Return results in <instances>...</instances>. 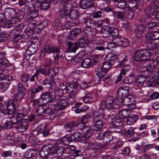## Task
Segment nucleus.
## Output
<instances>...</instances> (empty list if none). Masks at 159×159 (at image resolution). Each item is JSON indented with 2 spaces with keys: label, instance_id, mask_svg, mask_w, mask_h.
Listing matches in <instances>:
<instances>
[{
  "label": "nucleus",
  "instance_id": "nucleus-61",
  "mask_svg": "<svg viewBox=\"0 0 159 159\" xmlns=\"http://www.w3.org/2000/svg\"><path fill=\"white\" fill-rule=\"evenodd\" d=\"M21 80L23 82H26L29 80V75L26 73H24L21 75Z\"/></svg>",
  "mask_w": 159,
  "mask_h": 159
},
{
  "label": "nucleus",
  "instance_id": "nucleus-8",
  "mask_svg": "<svg viewBox=\"0 0 159 159\" xmlns=\"http://www.w3.org/2000/svg\"><path fill=\"white\" fill-rule=\"evenodd\" d=\"M129 87H125V88L121 87L119 89L117 92V101L120 102L124 97L127 96L129 94Z\"/></svg>",
  "mask_w": 159,
  "mask_h": 159
},
{
  "label": "nucleus",
  "instance_id": "nucleus-6",
  "mask_svg": "<svg viewBox=\"0 0 159 159\" xmlns=\"http://www.w3.org/2000/svg\"><path fill=\"white\" fill-rule=\"evenodd\" d=\"M124 105L128 106L130 109H133L135 107L134 98L133 96L127 95L125 96L120 102Z\"/></svg>",
  "mask_w": 159,
  "mask_h": 159
},
{
  "label": "nucleus",
  "instance_id": "nucleus-22",
  "mask_svg": "<svg viewBox=\"0 0 159 159\" xmlns=\"http://www.w3.org/2000/svg\"><path fill=\"white\" fill-rule=\"evenodd\" d=\"M102 137L104 141L106 143L110 142L113 138L111 133L109 131L104 132L102 135Z\"/></svg>",
  "mask_w": 159,
  "mask_h": 159
},
{
  "label": "nucleus",
  "instance_id": "nucleus-37",
  "mask_svg": "<svg viewBox=\"0 0 159 159\" xmlns=\"http://www.w3.org/2000/svg\"><path fill=\"white\" fill-rule=\"evenodd\" d=\"M44 104H41L38 107L36 111L37 115L39 116H41L45 113V106Z\"/></svg>",
  "mask_w": 159,
  "mask_h": 159
},
{
  "label": "nucleus",
  "instance_id": "nucleus-7",
  "mask_svg": "<svg viewBox=\"0 0 159 159\" xmlns=\"http://www.w3.org/2000/svg\"><path fill=\"white\" fill-rule=\"evenodd\" d=\"M29 122L27 119H23L15 125V128L20 132L25 131L28 128Z\"/></svg>",
  "mask_w": 159,
  "mask_h": 159
},
{
  "label": "nucleus",
  "instance_id": "nucleus-12",
  "mask_svg": "<svg viewBox=\"0 0 159 159\" xmlns=\"http://www.w3.org/2000/svg\"><path fill=\"white\" fill-rule=\"evenodd\" d=\"M65 44L68 46L67 52H75L80 47L77 43H72L71 41H67L65 42Z\"/></svg>",
  "mask_w": 159,
  "mask_h": 159
},
{
  "label": "nucleus",
  "instance_id": "nucleus-31",
  "mask_svg": "<svg viewBox=\"0 0 159 159\" xmlns=\"http://www.w3.org/2000/svg\"><path fill=\"white\" fill-rule=\"evenodd\" d=\"M95 70L97 72V75L100 78H102L104 76L107 72L102 69L101 66H98L95 69Z\"/></svg>",
  "mask_w": 159,
  "mask_h": 159
},
{
  "label": "nucleus",
  "instance_id": "nucleus-2",
  "mask_svg": "<svg viewBox=\"0 0 159 159\" xmlns=\"http://www.w3.org/2000/svg\"><path fill=\"white\" fill-rule=\"evenodd\" d=\"M151 53L150 50L146 49L137 51L134 54V58L136 61H147L150 58Z\"/></svg>",
  "mask_w": 159,
  "mask_h": 159
},
{
  "label": "nucleus",
  "instance_id": "nucleus-63",
  "mask_svg": "<svg viewBox=\"0 0 159 159\" xmlns=\"http://www.w3.org/2000/svg\"><path fill=\"white\" fill-rule=\"evenodd\" d=\"M90 117V115L89 114H86L84 115L82 118L81 119V121L85 123H87Z\"/></svg>",
  "mask_w": 159,
  "mask_h": 159
},
{
  "label": "nucleus",
  "instance_id": "nucleus-55",
  "mask_svg": "<svg viewBox=\"0 0 159 159\" xmlns=\"http://www.w3.org/2000/svg\"><path fill=\"white\" fill-rule=\"evenodd\" d=\"M50 3L45 1H43L40 5V8L43 10H45L49 7Z\"/></svg>",
  "mask_w": 159,
  "mask_h": 159
},
{
  "label": "nucleus",
  "instance_id": "nucleus-3",
  "mask_svg": "<svg viewBox=\"0 0 159 159\" xmlns=\"http://www.w3.org/2000/svg\"><path fill=\"white\" fill-rule=\"evenodd\" d=\"M146 3L147 6L144 10V13L148 17H150L153 16L155 12L156 9L154 7L155 3L152 0L147 1Z\"/></svg>",
  "mask_w": 159,
  "mask_h": 159
},
{
  "label": "nucleus",
  "instance_id": "nucleus-36",
  "mask_svg": "<svg viewBox=\"0 0 159 159\" xmlns=\"http://www.w3.org/2000/svg\"><path fill=\"white\" fill-rule=\"evenodd\" d=\"M5 53L2 52L0 53V66H2L5 65L6 62L8 61L7 59L6 58Z\"/></svg>",
  "mask_w": 159,
  "mask_h": 159
},
{
  "label": "nucleus",
  "instance_id": "nucleus-40",
  "mask_svg": "<svg viewBox=\"0 0 159 159\" xmlns=\"http://www.w3.org/2000/svg\"><path fill=\"white\" fill-rule=\"evenodd\" d=\"M76 122H71L65 125L66 131L70 132L75 128L76 125Z\"/></svg>",
  "mask_w": 159,
  "mask_h": 159
},
{
  "label": "nucleus",
  "instance_id": "nucleus-32",
  "mask_svg": "<svg viewBox=\"0 0 159 159\" xmlns=\"http://www.w3.org/2000/svg\"><path fill=\"white\" fill-rule=\"evenodd\" d=\"M81 136L80 133L76 132H74L72 134L70 137V139L71 142H76L79 139Z\"/></svg>",
  "mask_w": 159,
  "mask_h": 159
},
{
  "label": "nucleus",
  "instance_id": "nucleus-26",
  "mask_svg": "<svg viewBox=\"0 0 159 159\" xmlns=\"http://www.w3.org/2000/svg\"><path fill=\"white\" fill-rule=\"evenodd\" d=\"M111 29L108 26H104L102 27L101 30V33L104 37H106L110 34Z\"/></svg>",
  "mask_w": 159,
  "mask_h": 159
},
{
  "label": "nucleus",
  "instance_id": "nucleus-59",
  "mask_svg": "<svg viewBox=\"0 0 159 159\" xmlns=\"http://www.w3.org/2000/svg\"><path fill=\"white\" fill-rule=\"evenodd\" d=\"M6 139L9 144H12L14 142V136L12 135H7L6 138Z\"/></svg>",
  "mask_w": 159,
  "mask_h": 159
},
{
  "label": "nucleus",
  "instance_id": "nucleus-20",
  "mask_svg": "<svg viewBox=\"0 0 159 159\" xmlns=\"http://www.w3.org/2000/svg\"><path fill=\"white\" fill-rule=\"evenodd\" d=\"M82 21L87 26L93 27L96 24V22L88 16L84 17L82 19Z\"/></svg>",
  "mask_w": 159,
  "mask_h": 159
},
{
  "label": "nucleus",
  "instance_id": "nucleus-38",
  "mask_svg": "<svg viewBox=\"0 0 159 159\" xmlns=\"http://www.w3.org/2000/svg\"><path fill=\"white\" fill-rule=\"evenodd\" d=\"M57 99H53L50 100L47 103H48V106L51 107H54L53 109L57 110L58 108Z\"/></svg>",
  "mask_w": 159,
  "mask_h": 159
},
{
  "label": "nucleus",
  "instance_id": "nucleus-53",
  "mask_svg": "<svg viewBox=\"0 0 159 159\" xmlns=\"http://www.w3.org/2000/svg\"><path fill=\"white\" fill-rule=\"evenodd\" d=\"M53 148V146L52 144H50L45 146L43 148L49 154L51 152Z\"/></svg>",
  "mask_w": 159,
  "mask_h": 159
},
{
  "label": "nucleus",
  "instance_id": "nucleus-50",
  "mask_svg": "<svg viewBox=\"0 0 159 159\" xmlns=\"http://www.w3.org/2000/svg\"><path fill=\"white\" fill-rule=\"evenodd\" d=\"M111 64L110 62H105L103 63L102 67V68L106 71H107L111 67Z\"/></svg>",
  "mask_w": 159,
  "mask_h": 159
},
{
  "label": "nucleus",
  "instance_id": "nucleus-21",
  "mask_svg": "<svg viewBox=\"0 0 159 159\" xmlns=\"http://www.w3.org/2000/svg\"><path fill=\"white\" fill-rule=\"evenodd\" d=\"M25 95V94L18 92L14 94L12 100L15 102H18V104L19 103L21 102Z\"/></svg>",
  "mask_w": 159,
  "mask_h": 159
},
{
  "label": "nucleus",
  "instance_id": "nucleus-64",
  "mask_svg": "<svg viewBox=\"0 0 159 159\" xmlns=\"http://www.w3.org/2000/svg\"><path fill=\"white\" fill-rule=\"evenodd\" d=\"M4 25L5 28H9L13 26V24L10 20L7 19L4 22Z\"/></svg>",
  "mask_w": 159,
  "mask_h": 159
},
{
  "label": "nucleus",
  "instance_id": "nucleus-48",
  "mask_svg": "<svg viewBox=\"0 0 159 159\" xmlns=\"http://www.w3.org/2000/svg\"><path fill=\"white\" fill-rule=\"evenodd\" d=\"M63 142V145H67L69 144V143L71 142L69 136L66 135L63 137L62 139Z\"/></svg>",
  "mask_w": 159,
  "mask_h": 159
},
{
  "label": "nucleus",
  "instance_id": "nucleus-43",
  "mask_svg": "<svg viewBox=\"0 0 159 159\" xmlns=\"http://www.w3.org/2000/svg\"><path fill=\"white\" fill-rule=\"evenodd\" d=\"M28 50L30 51L31 54H34L38 50L37 46L35 44H33L28 47Z\"/></svg>",
  "mask_w": 159,
  "mask_h": 159
},
{
  "label": "nucleus",
  "instance_id": "nucleus-51",
  "mask_svg": "<svg viewBox=\"0 0 159 159\" xmlns=\"http://www.w3.org/2000/svg\"><path fill=\"white\" fill-rule=\"evenodd\" d=\"M10 124L11 125H16V124L20 122L19 121L17 118L16 116V115L13 116L11 117H10Z\"/></svg>",
  "mask_w": 159,
  "mask_h": 159
},
{
  "label": "nucleus",
  "instance_id": "nucleus-58",
  "mask_svg": "<svg viewBox=\"0 0 159 159\" xmlns=\"http://www.w3.org/2000/svg\"><path fill=\"white\" fill-rule=\"evenodd\" d=\"M112 125L114 126H116L118 128L121 127L122 126V123L120 120L116 119L115 121L113 122Z\"/></svg>",
  "mask_w": 159,
  "mask_h": 159
},
{
  "label": "nucleus",
  "instance_id": "nucleus-9",
  "mask_svg": "<svg viewBox=\"0 0 159 159\" xmlns=\"http://www.w3.org/2000/svg\"><path fill=\"white\" fill-rule=\"evenodd\" d=\"M113 43L116 46L127 47L129 45L128 39L122 37H117L114 39Z\"/></svg>",
  "mask_w": 159,
  "mask_h": 159
},
{
  "label": "nucleus",
  "instance_id": "nucleus-42",
  "mask_svg": "<svg viewBox=\"0 0 159 159\" xmlns=\"http://www.w3.org/2000/svg\"><path fill=\"white\" fill-rule=\"evenodd\" d=\"M91 63V61L89 58H86L84 59L82 62L81 65L84 67H87L89 66Z\"/></svg>",
  "mask_w": 159,
  "mask_h": 159
},
{
  "label": "nucleus",
  "instance_id": "nucleus-23",
  "mask_svg": "<svg viewBox=\"0 0 159 159\" xmlns=\"http://www.w3.org/2000/svg\"><path fill=\"white\" fill-rule=\"evenodd\" d=\"M88 38L84 35L81 36L79 39V43H78L80 47L83 48L85 47L88 43Z\"/></svg>",
  "mask_w": 159,
  "mask_h": 159
},
{
  "label": "nucleus",
  "instance_id": "nucleus-57",
  "mask_svg": "<svg viewBox=\"0 0 159 159\" xmlns=\"http://www.w3.org/2000/svg\"><path fill=\"white\" fill-rule=\"evenodd\" d=\"M119 34V30L118 29L116 28H115L112 30L111 29V31H110V34H111V36H113L114 39L115 38L117 37Z\"/></svg>",
  "mask_w": 159,
  "mask_h": 159
},
{
  "label": "nucleus",
  "instance_id": "nucleus-11",
  "mask_svg": "<svg viewBox=\"0 0 159 159\" xmlns=\"http://www.w3.org/2000/svg\"><path fill=\"white\" fill-rule=\"evenodd\" d=\"M146 67L150 71H153L155 73H157L158 69L157 67L156 61L154 59L148 60L145 62Z\"/></svg>",
  "mask_w": 159,
  "mask_h": 159
},
{
  "label": "nucleus",
  "instance_id": "nucleus-29",
  "mask_svg": "<svg viewBox=\"0 0 159 159\" xmlns=\"http://www.w3.org/2000/svg\"><path fill=\"white\" fill-rule=\"evenodd\" d=\"M68 16L70 19L74 20L78 18L79 16V15L77 11L72 10L69 12Z\"/></svg>",
  "mask_w": 159,
  "mask_h": 159
},
{
  "label": "nucleus",
  "instance_id": "nucleus-52",
  "mask_svg": "<svg viewBox=\"0 0 159 159\" xmlns=\"http://www.w3.org/2000/svg\"><path fill=\"white\" fill-rule=\"evenodd\" d=\"M81 32L79 28H75L70 32V35L72 37H74L78 35Z\"/></svg>",
  "mask_w": 159,
  "mask_h": 159
},
{
  "label": "nucleus",
  "instance_id": "nucleus-49",
  "mask_svg": "<svg viewBox=\"0 0 159 159\" xmlns=\"http://www.w3.org/2000/svg\"><path fill=\"white\" fill-rule=\"evenodd\" d=\"M126 3L125 0H120L118 2L117 6L120 9H124L126 7Z\"/></svg>",
  "mask_w": 159,
  "mask_h": 159
},
{
  "label": "nucleus",
  "instance_id": "nucleus-4",
  "mask_svg": "<svg viewBox=\"0 0 159 159\" xmlns=\"http://www.w3.org/2000/svg\"><path fill=\"white\" fill-rule=\"evenodd\" d=\"M14 101L12 99L10 100L7 105V110L3 109L1 110V112L6 115H13L14 112L16 110L15 105Z\"/></svg>",
  "mask_w": 159,
  "mask_h": 159
},
{
  "label": "nucleus",
  "instance_id": "nucleus-56",
  "mask_svg": "<svg viewBox=\"0 0 159 159\" xmlns=\"http://www.w3.org/2000/svg\"><path fill=\"white\" fill-rule=\"evenodd\" d=\"M67 6V5L66 3L62 2H61L59 4L58 8L60 11L63 10H68V9Z\"/></svg>",
  "mask_w": 159,
  "mask_h": 159
},
{
  "label": "nucleus",
  "instance_id": "nucleus-10",
  "mask_svg": "<svg viewBox=\"0 0 159 159\" xmlns=\"http://www.w3.org/2000/svg\"><path fill=\"white\" fill-rule=\"evenodd\" d=\"M25 21L28 24V26L29 28V30H25V34L28 36L31 35V34H30V31L32 32V30L34 29L35 25L37 23V21L34 19L30 18V19H27L26 17L25 18Z\"/></svg>",
  "mask_w": 159,
  "mask_h": 159
},
{
  "label": "nucleus",
  "instance_id": "nucleus-25",
  "mask_svg": "<svg viewBox=\"0 0 159 159\" xmlns=\"http://www.w3.org/2000/svg\"><path fill=\"white\" fill-rule=\"evenodd\" d=\"M68 104V102L67 100L65 99H62L60 101L59 104H58V108L56 109L63 110L67 107Z\"/></svg>",
  "mask_w": 159,
  "mask_h": 159
},
{
  "label": "nucleus",
  "instance_id": "nucleus-1",
  "mask_svg": "<svg viewBox=\"0 0 159 159\" xmlns=\"http://www.w3.org/2000/svg\"><path fill=\"white\" fill-rule=\"evenodd\" d=\"M65 88H66V92L67 93L66 97V99L70 103H71L75 101V96L77 93V85L75 83H68Z\"/></svg>",
  "mask_w": 159,
  "mask_h": 159
},
{
  "label": "nucleus",
  "instance_id": "nucleus-44",
  "mask_svg": "<svg viewBox=\"0 0 159 159\" xmlns=\"http://www.w3.org/2000/svg\"><path fill=\"white\" fill-rule=\"evenodd\" d=\"M117 57V56L111 52L108 53L106 56L105 59L107 61H112Z\"/></svg>",
  "mask_w": 159,
  "mask_h": 159
},
{
  "label": "nucleus",
  "instance_id": "nucleus-46",
  "mask_svg": "<svg viewBox=\"0 0 159 159\" xmlns=\"http://www.w3.org/2000/svg\"><path fill=\"white\" fill-rule=\"evenodd\" d=\"M150 70H148V69L146 67L145 69L139 70V72L141 74V75L145 76V77L147 78V76L151 72Z\"/></svg>",
  "mask_w": 159,
  "mask_h": 159
},
{
  "label": "nucleus",
  "instance_id": "nucleus-30",
  "mask_svg": "<svg viewBox=\"0 0 159 159\" xmlns=\"http://www.w3.org/2000/svg\"><path fill=\"white\" fill-rule=\"evenodd\" d=\"M93 121L94 122H104V115L103 114L99 113L98 114L96 115L93 119Z\"/></svg>",
  "mask_w": 159,
  "mask_h": 159
},
{
  "label": "nucleus",
  "instance_id": "nucleus-27",
  "mask_svg": "<svg viewBox=\"0 0 159 159\" xmlns=\"http://www.w3.org/2000/svg\"><path fill=\"white\" fill-rule=\"evenodd\" d=\"M148 37L150 39L156 40L159 39V31L151 32L148 34Z\"/></svg>",
  "mask_w": 159,
  "mask_h": 159
},
{
  "label": "nucleus",
  "instance_id": "nucleus-33",
  "mask_svg": "<svg viewBox=\"0 0 159 159\" xmlns=\"http://www.w3.org/2000/svg\"><path fill=\"white\" fill-rule=\"evenodd\" d=\"M93 129H91V126L89 125L87 126L84 129V131H86V132L84 135L86 136V137L89 138L93 134Z\"/></svg>",
  "mask_w": 159,
  "mask_h": 159
},
{
  "label": "nucleus",
  "instance_id": "nucleus-5",
  "mask_svg": "<svg viewBox=\"0 0 159 159\" xmlns=\"http://www.w3.org/2000/svg\"><path fill=\"white\" fill-rule=\"evenodd\" d=\"M104 103L107 109H117L119 107L118 104L115 102L113 96L108 97L105 100Z\"/></svg>",
  "mask_w": 159,
  "mask_h": 159
},
{
  "label": "nucleus",
  "instance_id": "nucleus-18",
  "mask_svg": "<svg viewBox=\"0 0 159 159\" xmlns=\"http://www.w3.org/2000/svg\"><path fill=\"white\" fill-rule=\"evenodd\" d=\"M60 49L58 47H54L52 45L47 46L44 50L45 53L47 54L51 53H59Z\"/></svg>",
  "mask_w": 159,
  "mask_h": 159
},
{
  "label": "nucleus",
  "instance_id": "nucleus-62",
  "mask_svg": "<svg viewBox=\"0 0 159 159\" xmlns=\"http://www.w3.org/2000/svg\"><path fill=\"white\" fill-rule=\"evenodd\" d=\"M92 94L91 93H88L83 98V100L84 102H86L89 101L92 97Z\"/></svg>",
  "mask_w": 159,
  "mask_h": 159
},
{
  "label": "nucleus",
  "instance_id": "nucleus-41",
  "mask_svg": "<svg viewBox=\"0 0 159 159\" xmlns=\"http://www.w3.org/2000/svg\"><path fill=\"white\" fill-rule=\"evenodd\" d=\"M17 90L18 92L25 94L26 92V89L22 83H19L18 85Z\"/></svg>",
  "mask_w": 159,
  "mask_h": 159
},
{
  "label": "nucleus",
  "instance_id": "nucleus-16",
  "mask_svg": "<svg viewBox=\"0 0 159 159\" xmlns=\"http://www.w3.org/2000/svg\"><path fill=\"white\" fill-rule=\"evenodd\" d=\"M65 150V148L63 146L56 147L52 154L54 157H58L63 154Z\"/></svg>",
  "mask_w": 159,
  "mask_h": 159
},
{
  "label": "nucleus",
  "instance_id": "nucleus-15",
  "mask_svg": "<svg viewBox=\"0 0 159 159\" xmlns=\"http://www.w3.org/2000/svg\"><path fill=\"white\" fill-rule=\"evenodd\" d=\"M52 93L51 92H46L41 94V98L39 99V101H43V104H46L50 100L52 99Z\"/></svg>",
  "mask_w": 159,
  "mask_h": 159
},
{
  "label": "nucleus",
  "instance_id": "nucleus-35",
  "mask_svg": "<svg viewBox=\"0 0 159 159\" xmlns=\"http://www.w3.org/2000/svg\"><path fill=\"white\" fill-rule=\"evenodd\" d=\"M38 16V13L37 10H33L30 11L28 13V15L25 17L27 19H30V18L34 19Z\"/></svg>",
  "mask_w": 159,
  "mask_h": 159
},
{
  "label": "nucleus",
  "instance_id": "nucleus-34",
  "mask_svg": "<svg viewBox=\"0 0 159 159\" xmlns=\"http://www.w3.org/2000/svg\"><path fill=\"white\" fill-rule=\"evenodd\" d=\"M36 154V151L32 149L27 151L25 154V156L27 159H31V158L34 156Z\"/></svg>",
  "mask_w": 159,
  "mask_h": 159
},
{
  "label": "nucleus",
  "instance_id": "nucleus-45",
  "mask_svg": "<svg viewBox=\"0 0 159 159\" xmlns=\"http://www.w3.org/2000/svg\"><path fill=\"white\" fill-rule=\"evenodd\" d=\"M124 144V142L121 140H119L115 144V145L113 147V150L114 152H116V150L122 147Z\"/></svg>",
  "mask_w": 159,
  "mask_h": 159
},
{
  "label": "nucleus",
  "instance_id": "nucleus-54",
  "mask_svg": "<svg viewBox=\"0 0 159 159\" xmlns=\"http://www.w3.org/2000/svg\"><path fill=\"white\" fill-rule=\"evenodd\" d=\"M102 14V12L100 11H95L92 13V16L93 18L97 19L101 17Z\"/></svg>",
  "mask_w": 159,
  "mask_h": 159
},
{
  "label": "nucleus",
  "instance_id": "nucleus-13",
  "mask_svg": "<svg viewBox=\"0 0 159 159\" xmlns=\"http://www.w3.org/2000/svg\"><path fill=\"white\" fill-rule=\"evenodd\" d=\"M22 37V35L16 34L14 35L12 40L14 46L18 49H20L22 48L23 44L21 43V39Z\"/></svg>",
  "mask_w": 159,
  "mask_h": 159
},
{
  "label": "nucleus",
  "instance_id": "nucleus-47",
  "mask_svg": "<svg viewBox=\"0 0 159 159\" xmlns=\"http://www.w3.org/2000/svg\"><path fill=\"white\" fill-rule=\"evenodd\" d=\"M127 59L125 58L122 60V61H121L120 64L117 66L118 67H120V66H124L123 69L126 70V71L128 70L129 68V66H126L127 65L126 64V63L127 62Z\"/></svg>",
  "mask_w": 159,
  "mask_h": 159
},
{
  "label": "nucleus",
  "instance_id": "nucleus-28",
  "mask_svg": "<svg viewBox=\"0 0 159 159\" xmlns=\"http://www.w3.org/2000/svg\"><path fill=\"white\" fill-rule=\"evenodd\" d=\"M146 79L145 76L141 75L139 76L135 81L136 84L138 86H141L146 80Z\"/></svg>",
  "mask_w": 159,
  "mask_h": 159
},
{
  "label": "nucleus",
  "instance_id": "nucleus-14",
  "mask_svg": "<svg viewBox=\"0 0 159 159\" xmlns=\"http://www.w3.org/2000/svg\"><path fill=\"white\" fill-rule=\"evenodd\" d=\"M94 3L91 0H81L80 2L79 7L83 9H85L93 7Z\"/></svg>",
  "mask_w": 159,
  "mask_h": 159
},
{
  "label": "nucleus",
  "instance_id": "nucleus-24",
  "mask_svg": "<svg viewBox=\"0 0 159 159\" xmlns=\"http://www.w3.org/2000/svg\"><path fill=\"white\" fill-rule=\"evenodd\" d=\"M146 32V28L142 25H138L136 30L137 35H139V36H142L143 34Z\"/></svg>",
  "mask_w": 159,
  "mask_h": 159
},
{
  "label": "nucleus",
  "instance_id": "nucleus-60",
  "mask_svg": "<svg viewBox=\"0 0 159 159\" xmlns=\"http://www.w3.org/2000/svg\"><path fill=\"white\" fill-rule=\"evenodd\" d=\"M36 73L38 75L39 73L43 75H45L47 73L46 69L41 68H39L37 69Z\"/></svg>",
  "mask_w": 159,
  "mask_h": 159
},
{
  "label": "nucleus",
  "instance_id": "nucleus-17",
  "mask_svg": "<svg viewBox=\"0 0 159 159\" xmlns=\"http://www.w3.org/2000/svg\"><path fill=\"white\" fill-rule=\"evenodd\" d=\"M88 147L91 149L93 151H99L100 150L104 148L100 143H92L89 142L88 143Z\"/></svg>",
  "mask_w": 159,
  "mask_h": 159
},
{
  "label": "nucleus",
  "instance_id": "nucleus-19",
  "mask_svg": "<svg viewBox=\"0 0 159 159\" xmlns=\"http://www.w3.org/2000/svg\"><path fill=\"white\" fill-rule=\"evenodd\" d=\"M138 119V117L137 115L133 114L128 116L126 120V124L128 125L134 124Z\"/></svg>",
  "mask_w": 159,
  "mask_h": 159
},
{
  "label": "nucleus",
  "instance_id": "nucleus-39",
  "mask_svg": "<svg viewBox=\"0 0 159 159\" xmlns=\"http://www.w3.org/2000/svg\"><path fill=\"white\" fill-rule=\"evenodd\" d=\"M129 115V111H127L126 110H123L118 113V115L120 117L121 119H124L128 117Z\"/></svg>",
  "mask_w": 159,
  "mask_h": 159
}]
</instances>
